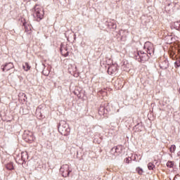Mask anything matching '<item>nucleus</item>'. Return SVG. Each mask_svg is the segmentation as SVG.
Masks as SVG:
<instances>
[{"label":"nucleus","mask_w":180,"mask_h":180,"mask_svg":"<svg viewBox=\"0 0 180 180\" xmlns=\"http://www.w3.org/2000/svg\"><path fill=\"white\" fill-rule=\"evenodd\" d=\"M130 161H131V158H130V157L126 158L124 159V162H126L127 164H129L130 162Z\"/></svg>","instance_id":"obj_21"},{"label":"nucleus","mask_w":180,"mask_h":180,"mask_svg":"<svg viewBox=\"0 0 180 180\" xmlns=\"http://www.w3.org/2000/svg\"><path fill=\"white\" fill-rule=\"evenodd\" d=\"M23 138L27 143H32V141H34L35 139L34 136L33 135V132L30 131H25L24 132Z\"/></svg>","instance_id":"obj_4"},{"label":"nucleus","mask_w":180,"mask_h":180,"mask_svg":"<svg viewBox=\"0 0 180 180\" xmlns=\"http://www.w3.org/2000/svg\"><path fill=\"white\" fill-rule=\"evenodd\" d=\"M22 68H23V70H25V71H29V70H30V65H29V63H25L22 65Z\"/></svg>","instance_id":"obj_13"},{"label":"nucleus","mask_w":180,"mask_h":180,"mask_svg":"<svg viewBox=\"0 0 180 180\" xmlns=\"http://www.w3.org/2000/svg\"><path fill=\"white\" fill-rule=\"evenodd\" d=\"M108 72L110 75H113V74H116L117 72V65H111L108 69Z\"/></svg>","instance_id":"obj_8"},{"label":"nucleus","mask_w":180,"mask_h":180,"mask_svg":"<svg viewBox=\"0 0 180 180\" xmlns=\"http://www.w3.org/2000/svg\"><path fill=\"white\" fill-rule=\"evenodd\" d=\"M177 155H178V157H180V151H179V152L177 153Z\"/></svg>","instance_id":"obj_24"},{"label":"nucleus","mask_w":180,"mask_h":180,"mask_svg":"<svg viewBox=\"0 0 180 180\" xmlns=\"http://www.w3.org/2000/svg\"><path fill=\"white\" fill-rule=\"evenodd\" d=\"M136 171H137L138 174H139V175H141L143 174V169H141L140 167H137Z\"/></svg>","instance_id":"obj_19"},{"label":"nucleus","mask_w":180,"mask_h":180,"mask_svg":"<svg viewBox=\"0 0 180 180\" xmlns=\"http://www.w3.org/2000/svg\"><path fill=\"white\" fill-rule=\"evenodd\" d=\"M137 55L139 58V61H140L141 63H146V61H148V58H150V56H148L147 53L143 51H138Z\"/></svg>","instance_id":"obj_5"},{"label":"nucleus","mask_w":180,"mask_h":180,"mask_svg":"<svg viewBox=\"0 0 180 180\" xmlns=\"http://www.w3.org/2000/svg\"><path fill=\"white\" fill-rule=\"evenodd\" d=\"M148 169H154V168H155V166L154 165V164L150 162L148 164Z\"/></svg>","instance_id":"obj_16"},{"label":"nucleus","mask_w":180,"mask_h":180,"mask_svg":"<svg viewBox=\"0 0 180 180\" xmlns=\"http://www.w3.org/2000/svg\"><path fill=\"white\" fill-rule=\"evenodd\" d=\"M122 151H123V147L121 146L114 147L111 149V153L114 154V155H120L122 154Z\"/></svg>","instance_id":"obj_7"},{"label":"nucleus","mask_w":180,"mask_h":180,"mask_svg":"<svg viewBox=\"0 0 180 180\" xmlns=\"http://www.w3.org/2000/svg\"><path fill=\"white\" fill-rule=\"evenodd\" d=\"M21 159L22 161H26V160L29 159V155L27 154V152L21 153Z\"/></svg>","instance_id":"obj_12"},{"label":"nucleus","mask_w":180,"mask_h":180,"mask_svg":"<svg viewBox=\"0 0 180 180\" xmlns=\"http://www.w3.org/2000/svg\"><path fill=\"white\" fill-rule=\"evenodd\" d=\"M60 52L62 54H63V56L65 57H68L70 53L68 51H67V48L64 47V46H61L60 47Z\"/></svg>","instance_id":"obj_11"},{"label":"nucleus","mask_w":180,"mask_h":180,"mask_svg":"<svg viewBox=\"0 0 180 180\" xmlns=\"http://www.w3.org/2000/svg\"><path fill=\"white\" fill-rule=\"evenodd\" d=\"M144 49H147V53L150 56H153L154 54V45L151 44L150 41H147L145 43Z\"/></svg>","instance_id":"obj_6"},{"label":"nucleus","mask_w":180,"mask_h":180,"mask_svg":"<svg viewBox=\"0 0 180 180\" xmlns=\"http://www.w3.org/2000/svg\"><path fill=\"white\" fill-rule=\"evenodd\" d=\"M23 26L25 27V29L27 27V22H24L23 23Z\"/></svg>","instance_id":"obj_22"},{"label":"nucleus","mask_w":180,"mask_h":180,"mask_svg":"<svg viewBox=\"0 0 180 180\" xmlns=\"http://www.w3.org/2000/svg\"><path fill=\"white\" fill-rule=\"evenodd\" d=\"M167 166L169 167V168H172V167H174V162H167Z\"/></svg>","instance_id":"obj_18"},{"label":"nucleus","mask_w":180,"mask_h":180,"mask_svg":"<svg viewBox=\"0 0 180 180\" xmlns=\"http://www.w3.org/2000/svg\"><path fill=\"white\" fill-rule=\"evenodd\" d=\"M33 16L37 22H40V20H41L44 16V11H43L41 7L35 6L34 8Z\"/></svg>","instance_id":"obj_2"},{"label":"nucleus","mask_w":180,"mask_h":180,"mask_svg":"<svg viewBox=\"0 0 180 180\" xmlns=\"http://www.w3.org/2000/svg\"><path fill=\"white\" fill-rule=\"evenodd\" d=\"M60 172L64 178H67L70 175V172H71V170H70V166L68 165H63L60 169Z\"/></svg>","instance_id":"obj_3"},{"label":"nucleus","mask_w":180,"mask_h":180,"mask_svg":"<svg viewBox=\"0 0 180 180\" xmlns=\"http://www.w3.org/2000/svg\"><path fill=\"white\" fill-rule=\"evenodd\" d=\"M124 33H127V32H126V30H120V34L122 37H124Z\"/></svg>","instance_id":"obj_20"},{"label":"nucleus","mask_w":180,"mask_h":180,"mask_svg":"<svg viewBox=\"0 0 180 180\" xmlns=\"http://www.w3.org/2000/svg\"><path fill=\"white\" fill-rule=\"evenodd\" d=\"M6 167L7 169H9V170L13 169V168H14L13 167V163L11 162V163L7 164Z\"/></svg>","instance_id":"obj_14"},{"label":"nucleus","mask_w":180,"mask_h":180,"mask_svg":"<svg viewBox=\"0 0 180 180\" xmlns=\"http://www.w3.org/2000/svg\"><path fill=\"white\" fill-rule=\"evenodd\" d=\"M175 150H176V146L175 145H172L169 148L170 153H175Z\"/></svg>","instance_id":"obj_15"},{"label":"nucleus","mask_w":180,"mask_h":180,"mask_svg":"<svg viewBox=\"0 0 180 180\" xmlns=\"http://www.w3.org/2000/svg\"><path fill=\"white\" fill-rule=\"evenodd\" d=\"M12 68H13V63H8L3 67L2 70L3 71H9V70H12Z\"/></svg>","instance_id":"obj_10"},{"label":"nucleus","mask_w":180,"mask_h":180,"mask_svg":"<svg viewBox=\"0 0 180 180\" xmlns=\"http://www.w3.org/2000/svg\"><path fill=\"white\" fill-rule=\"evenodd\" d=\"M177 67H180V61L179 63L177 62Z\"/></svg>","instance_id":"obj_23"},{"label":"nucleus","mask_w":180,"mask_h":180,"mask_svg":"<svg viewBox=\"0 0 180 180\" xmlns=\"http://www.w3.org/2000/svg\"><path fill=\"white\" fill-rule=\"evenodd\" d=\"M58 131L62 136H68L71 129L65 121H60L58 126Z\"/></svg>","instance_id":"obj_1"},{"label":"nucleus","mask_w":180,"mask_h":180,"mask_svg":"<svg viewBox=\"0 0 180 180\" xmlns=\"http://www.w3.org/2000/svg\"><path fill=\"white\" fill-rule=\"evenodd\" d=\"M167 103H169V100H168V98H163V105H167Z\"/></svg>","instance_id":"obj_17"},{"label":"nucleus","mask_w":180,"mask_h":180,"mask_svg":"<svg viewBox=\"0 0 180 180\" xmlns=\"http://www.w3.org/2000/svg\"><path fill=\"white\" fill-rule=\"evenodd\" d=\"M169 63L168 60L167 59H164L162 62L160 63V67L162 68V70H167L168 68Z\"/></svg>","instance_id":"obj_9"}]
</instances>
